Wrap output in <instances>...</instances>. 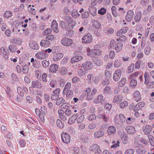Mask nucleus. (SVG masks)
Masks as SVG:
<instances>
[{
  "label": "nucleus",
  "instance_id": "obj_1",
  "mask_svg": "<svg viewBox=\"0 0 154 154\" xmlns=\"http://www.w3.org/2000/svg\"><path fill=\"white\" fill-rule=\"evenodd\" d=\"M82 42L83 43H88L91 42L92 40L91 35L89 33L85 34L82 38Z\"/></svg>",
  "mask_w": 154,
  "mask_h": 154
},
{
  "label": "nucleus",
  "instance_id": "obj_2",
  "mask_svg": "<svg viewBox=\"0 0 154 154\" xmlns=\"http://www.w3.org/2000/svg\"><path fill=\"white\" fill-rule=\"evenodd\" d=\"M92 2H91V9L89 11L90 14L93 16L96 15V8L95 6L96 5V0H91Z\"/></svg>",
  "mask_w": 154,
  "mask_h": 154
},
{
  "label": "nucleus",
  "instance_id": "obj_3",
  "mask_svg": "<svg viewBox=\"0 0 154 154\" xmlns=\"http://www.w3.org/2000/svg\"><path fill=\"white\" fill-rule=\"evenodd\" d=\"M61 42L63 45L66 46L71 45L73 43L72 40L71 39L66 37L62 39Z\"/></svg>",
  "mask_w": 154,
  "mask_h": 154
},
{
  "label": "nucleus",
  "instance_id": "obj_4",
  "mask_svg": "<svg viewBox=\"0 0 154 154\" xmlns=\"http://www.w3.org/2000/svg\"><path fill=\"white\" fill-rule=\"evenodd\" d=\"M61 138L62 141L66 143H69L70 141V136L66 133H63L62 134Z\"/></svg>",
  "mask_w": 154,
  "mask_h": 154
},
{
  "label": "nucleus",
  "instance_id": "obj_5",
  "mask_svg": "<svg viewBox=\"0 0 154 154\" xmlns=\"http://www.w3.org/2000/svg\"><path fill=\"white\" fill-rule=\"evenodd\" d=\"M48 56V54L45 53L44 51L38 52L35 55V57L37 59L40 60L44 59L47 57Z\"/></svg>",
  "mask_w": 154,
  "mask_h": 154
},
{
  "label": "nucleus",
  "instance_id": "obj_6",
  "mask_svg": "<svg viewBox=\"0 0 154 154\" xmlns=\"http://www.w3.org/2000/svg\"><path fill=\"white\" fill-rule=\"evenodd\" d=\"M32 88L38 89H41L42 87L41 80H37L36 81H32Z\"/></svg>",
  "mask_w": 154,
  "mask_h": 154
},
{
  "label": "nucleus",
  "instance_id": "obj_7",
  "mask_svg": "<svg viewBox=\"0 0 154 154\" xmlns=\"http://www.w3.org/2000/svg\"><path fill=\"white\" fill-rule=\"evenodd\" d=\"M8 48L10 52L17 55L20 53V51L17 48V47L14 45H11L8 47Z\"/></svg>",
  "mask_w": 154,
  "mask_h": 154
},
{
  "label": "nucleus",
  "instance_id": "obj_8",
  "mask_svg": "<svg viewBox=\"0 0 154 154\" xmlns=\"http://www.w3.org/2000/svg\"><path fill=\"white\" fill-rule=\"evenodd\" d=\"M83 68L86 71L91 69L93 67V63L90 61H86L82 64Z\"/></svg>",
  "mask_w": 154,
  "mask_h": 154
},
{
  "label": "nucleus",
  "instance_id": "obj_9",
  "mask_svg": "<svg viewBox=\"0 0 154 154\" xmlns=\"http://www.w3.org/2000/svg\"><path fill=\"white\" fill-rule=\"evenodd\" d=\"M121 75V71L120 69L116 70L114 74L113 78L115 81H118Z\"/></svg>",
  "mask_w": 154,
  "mask_h": 154
},
{
  "label": "nucleus",
  "instance_id": "obj_10",
  "mask_svg": "<svg viewBox=\"0 0 154 154\" xmlns=\"http://www.w3.org/2000/svg\"><path fill=\"white\" fill-rule=\"evenodd\" d=\"M134 14V12L131 10H129L127 13L126 17L125 19L128 22H129L133 18Z\"/></svg>",
  "mask_w": 154,
  "mask_h": 154
},
{
  "label": "nucleus",
  "instance_id": "obj_11",
  "mask_svg": "<svg viewBox=\"0 0 154 154\" xmlns=\"http://www.w3.org/2000/svg\"><path fill=\"white\" fill-rule=\"evenodd\" d=\"M134 99L136 102L140 101L141 99L140 94L139 91H135L133 94Z\"/></svg>",
  "mask_w": 154,
  "mask_h": 154
},
{
  "label": "nucleus",
  "instance_id": "obj_12",
  "mask_svg": "<svg viewBox=\"0 0 154 154\" xmlns=\"http://www.w3.org/2000/svg\"><path fill=\"white\" fill-rule=\"evenodd\" d=\"M152 130V127L150 125H146L143 128V131L144 133L146 135L149 134Z\"/></svg>",
  "mask_w": 154,
  "mask_h": 154
},
{
  "label": "nucleus",
  "instance_id": "obj_13",
  "mask_svg": "<svg viewBox=\"0 0 154 154\" xmlns=\"http://www.w3.org/2000/svg\"><path fill=\"white\" fill-rule=\"evenodd\" d=\"M29 46L31 48L34 50H37L39 48V46L37 42L34 41H30L29 43Z\"/></svg>",
  "mask_w": 154,
  "mask_h": 154
},
{
  "label": "nucleus",
  "instance_id": "obj_14",
  "mask_svg": "<svg viewBox=\"0 0 154 154\" xmlns=\"http://www.w3.org/2000/svg\"><path fill=\"white\" fill-rule=\"evenodd\" d=\"M145 103L143 102L138 103L134 107L133 110L134 112L141 109L144 106Z\"/></svg>",
  "mask_w": 154,
  "mask_h": 154
},
{
  "label": "nucleus",
  "instance_id": "obj_15",
  "mask_svg": "<svg viewBox=\"0 0 154 154\" xmlns=\"http://www.w3.org/2000/svg\"><path fill=\"white\" fill-rule=\"evenodd\" d=\"M87 55L88 56H91L92 58V60L93 61L95 60L96 57V51L95 49H92L91 51H90L89 52L88 51Z\"/></svg>",
  "mask_w": 154,
  "mask_h": 154
},
{
  "label": "nucleus",
  "instance_id": "obj_16",
  "mask_svg": "<svg viewBox=\"0 0 154 154\" xmlns=\"http://www.w3.org/2000/svg\"><path fill=\"white\" fill-rule=\"evenodd\" d=\"M63 54L62 53H59L54 55L53 60L54 61H57L60 60L63 57Z\"/></svg>",
  "mask_w": 154,
  "mask_h": 154
},
{
  "label": "nucleus",
  "instance_id": "obj_17",
  "mask_svg": "<svg viewBox=\"0 0 154 154\" xmlns=\"http://www.w3.org/2000/svg\"><path fill=\"white\" fill-rule=\"evenodd\" d=\"M51 28L53 29L54 32L57 33L58 32V24L55 20H53L52 21L51 24Z\"/></svg>",
  "mask_w": 154,
  "mask_h": 154
},
{
  "label": "nucleus",
  "instance_id": "obj_18",
  "mask_svg": "<svg viewBox=\"0 0 154 154\" xmlns=\"http://www.w3.org/2000/svg\"><path fill=\"white\" fill-rule=\"evenodd\" d=\"M125 130L128 134H132L135 132V129L134 127L131 126H128L125 128Z\"/></svg>",
  "mask_w": 154,
  "mask_h": 154
},
{
  "label": "nucleus",
  "instance_id": "obj_19",
  "mask_svg": "<svg viewBox=\"0 0 154 154\" xmlns=\"http://www.w3.org/2000/svg\"><path fill=\"white\" fill-rule=\"evenodd\" d=\"M0 51L3 57L5 60H7L8 58V55L6 50H5V48L3 47H1L0 49Z\"/></svg>",
  "mask_w": 154,
  "mask_h": 154
},
{
  "label": "nucleus",
  "instance_id": "obj_20",
  "mask_svg": "<svg viewBox=\"0 0 154 154\" xmlns=\"http://www.w3.org/2000/svg\"><path fill=\"white\" fill-rule=\"evenodd\" d=\"M102 105H104L105 103V102L104 100L103 96L102 94H100L97 97V103H99Z\"/></svg>",
  "mask_w": 154,
  "mask_h": 154
},
{
  "label": "nucleus",
  "instance_id": "obj_21",
  "mask_svg": "<svg viewBox=\"0 0 154 154\" xmlns=\"http://www.w3.org/2000/svg\"><path fill=\"white\" fill-rule=\"evenodd\" d=\"M80 139L82 142L87 143L88 140V136L86 133H84L80 135Z\"/></svg>",
  "mask_w": 154,
  "mask_h": 154
},
{
  "label": "nucleus",
  "instance_id": "obj_22",
  "mask_svg": "<svg viewBox=\"0 0 154 154\" xmlns=\"http://www.w3.org/2000/svg\"><path fill=\"white\" fill-rule=\"evenodd\" d=\"M83 57L82 56H76L73 57L71 60V63L73 64V63L77 62L82 60Z\"/></svg>",
  "mask_w": 154,
  "mask_h": 154
},
{
  "label": "nucleus",
  "instance_id": "obj_23",
  "mask_svg": "<svg viewBox=\"0 0 154 154\" xmlns=\"http://www.w3.org/2000/svg\"><path fill=\"white\" fill-rule=\"evenodd\" d=\"M78 117V115L77 114H76L71 116L70 118L68 120V124H73L77 119Z\"/></svg>",
  "mask_w": 154,
  "mask_h": 154
},
{
  "label": "nucleus",
  "instance_id": "obj_24",
  "mask_svg": "<svg viewBox=\"0 0 154 154\" xmlns=\"http://www.w3.org/2000/svg\"><path fill=\"white\" fill-rule=\"evenodd\" d=\"M76 22L75 20H73L70 23L67 24L68 31L72 30L76 24Z\"/></svg>",
  "mask_w": 154,
  "mask_h": 154
},
{
  "label": "nucleus",
  "instance_id": "obj_25",
  "mask_svg": "<svg viewBox=\"0 0 154 154\" xmlns=\"http://www.w3.org/2000/svg\"><path fill=\"white\" fill-rule=\"evenodd\" d=\"M40 45L42 47H46L51 45L50 41L46 39L42 40L40 43Z\"/></svg>",
  "mask_w": 154,
  "mask_h": 154
},
{
  "label": "nucleus",
  "instance_id": "obj_26",
  "mask_svg": "<svg viewBox=\"0 0 154 154\" xmlns=\"http://www.w3.org/2000/svg\"><path fill=\"white\" fill-rule=\"evenodd\" d=\"M138 154H145L146 151L144 148L141 146H139L136 150Z\"/></svg>",
  "mask_w": 154,
  "mask_h": 154
},
{
  "label": "nucleus",
  "instance_id": "obj_27",
  "mask_svg": "<svg viewBox=\"0 0 154 154\" xmlns=\"http://www.w3.org/2000/svg\"><path fill=\"white\" fill-rule=\"evenodd\" d=\"M142 12L140 11L137 13L134 17L135 22H138L140 21L142 17Z\"/></svg>",
  "mask_w": 154,
  "mask_h": 154
},
{
  "label": "nucleus",
  "instance_id": "obj_28",
  "mask_svg": "<svg viewBox=\"0 0 154 154\" xmlns=\"http://www.w3.org/2000/svg\"><path fill=\"white\" fill-rule=\"evenodd\" d=\"M58 67V66L57 65L55 64H53L50 66L49 70L53 72H55L57 70Z\"/></svg>",
  "mask_w": 154,
  "mask_h": 154
},
{
  "label": "nucleus",
  "instance_id": "obj_29",
  "mask_svg": "<svg viewBox=\"0 0 154 154\" xmlns=\"http://www.w3.org/2000/svg\"><path fill=\"white\" fill-rule=\"evenodd\" d=\"M60 26L62 29L65 30L66 31H68V26L66 23L63 20H60Z\"/></svg>",
  "mask_w": 154,
  "mask_h": 154
},
{
  "label": "nucleus",
  "instance_id": "obj_30",
  "mask_svg": "<svg viewBox=\"0 0 154 154\" xmlns=\"http://www.w3.org/2000/svg\"><path fill=\"white\" fill-rule=\"evenodd\" d=\"M71 84L69 82L67 83L65 85V87L63 90V95H64V94H65V92L68 91H69L70 90L71 87Z\"/></svg>",
  "mask_w": 154,
  "mask_h": 154
},
{
  "label": "nucleus",
  "instance_id": "obj_31",
  "mask_svg": "<svg viewBox=\"0 0 154 154\" xmlns=\"http://www.w3.org/2000/svg\"><path fill=\"white\" fill-rule=\"evenodd\" d=\"M123 44L121 42H119L116 45L115 49L117 52H119L122 49Z\"/></svg>",
  "mask_w": 154,
  "mask_h": 154
},
{
  "label": "nucleus",
  "instance_id": "obj_32",
  "mask_svg": "<svg viewBox=\"0 0 154 154\" xmlns=\"http://www.w3.org/2000/svg\"><path fill=\"white\" fill-rule=\"evenodd\" d=\"M22 72L24 74L27 73L29 71V66L28 65L26 64L23 63L22 65Z\"/></svg>",
  "mask_w": 154,
  "mask_h": 154
},
{
  "label": "nucleus",
  "instance_id": "obj_33",
  "mask_svg": "<svg viewBox=\"0 0 154 154\" xmlns=\"http://www.w3.org/2000/svg\"><path fill=\"white\" fill-rule=\"evenodd\" d=\"M122 97L120 95L116 96L113 98V101L114 103H119L122 100Z\"/></svg>",
  "mask_w": 154,
  "mask_h": 154
},
{
  "label": "nucleus",
  "instance_id": "obj_34",
  "mask_svg": "<svg viewBox=\"0 0 154 154\" xmlns=\"http://www.w3.org/2000/svg\"><path fill=\"white\" fill-rule=\"evenodd\" d=\"M65 93L64 95H66V97L68 99H70L73 97V93L72 90L65 92Z\"/></svg>",
  "mask_w": 154,
  "mask_h": 154
},
{
  "label": "nucleus",
  "instance_id": "obj_35",
  "mask_svg": "<svg viewBox=\"0 0 154 154\" xmlns=\"http://www.w3.org/2000/svg\"><path fill=\"white\" fill-rule=\"evenodd\" d=\"M104 126L102 125L100 127L101 130L98 131L97 132V138H99L103 136L104 135V132L103 130H101L102 128H103Z\"/></svg>",
  "mask_w": 154,
  "mask_h": 154
},
{
  "label": "nucleus",
  "instance_id": "obj_36",
  "mask_svg": "<svg viewBox=\"0 0 154 154\" xmlns=\"http://www.w3.org/2000/svg\"><path fill=\"white\" fill-rule=\"evenodd\" d=\"M12 42L14 44L20 45L22 42V39L20 38L15 37L12 40Z\"/></svg>",
  "mask_w": 154,
  "mask_h": 154
},
{
  "label": "nucleus",
  "instance_id": "obj_37",
  "mask_svg": "<svg viewBox=\"0 0 154 154\" xmlns=\"http://www.w3.org/2000/svg\"><path fill=\"white\" fill-rule=\"evenodd\" d=\"M150 74L148 72H146L144 74V76L145 78V82L144 83H146V82H149L150 81L149 77Z\"/></svg>",
  "mask_w": 154,
  "mask_h": 154
},
{
  "label": "nucleus",
  "instance_id": "obj_38",
  "mask_svg": "<svg viewBox=\"0 0 154 154\" xmlns=\"http://www.w3.org/2000/svg\"><path fill=\"white\" fill-rule=\"evenodd\" d=\"M126 82V79L125 78H122L118 82V85L120 87H123Z\"/></svg>",
  "mask_w": 154,
  "mask_h": 154
},
{
  "label": "nucleus",
  "instance_id": "obj_39",
  "mask_svg": "<svg viewBox=\"0 0 154 154\" xmlns=\"http://www.w3.org/2000/svg\"><path fill=\"white\" fill-rule=\"evenodd\" d=\"M146 85L147 88H154V82L151 81L149 82H146L145 83Z\"/></svg>",
  "mask_w": 154,
  "mask_h": 154
},
{
  "label": "nucleus",
  "instance_id": "obj_40",
  "mask_svg": "<svg viewBox=\"0 0 154 154\" xmlns=\"http://www.w3.org/2000/svg\"><path fill=\"white\" fill-rule=\"evenodd\" d=\"M72 17L75 18H77L79 17L80 15L78 11L73 10L71 13Z\"/></svg>",
  "mask_w": 154,
  "mask_h": 154
},
{
  "label": "nucleus",
  "instance_id": "obj_41",
  "mask_svg": "<svg viewBox=\"0 0 154 154\" xmlns=\"http://www.w3.org/2000/svg\"><path fill=\"white\" fill-rule=\"evenodd\" d=\"M98 118L100 119H103L105 122L106 123L108 121V118L106 117L105 115L104 114H99L98 116Z\"/></svg>",
  "mask_w": 154,
  "mask_h": 154
},
{
  "label": "nucleus",
  "instance_id": "obj_42",
  "mask_svg": "<svg viewBox=\"0 0 154 154\" xmlns=\"http://www.w3.org/2000/svg\"><path fill=\"white\" fill-rule=\"evenodd\" d=\"M56 123L57 126L60 128H62L63 127L64 123L60 120L57 119Z\"/></svg>",
  "mask_w": 154,
  "mask_h": 154
},
{
  "label": "nucleus",
  "instance_id": "obj_43",
  "mask_svg": "<svg viewBox=\"0 0 154 154\" xmlns=\"http://www.w3.org/2000/svg\"><path fill=\"white\" fill-rule=\"evenodd\" d=\"M65 101V100L63 98L60 97L57 100L56 103V105H59L61 104H63Z\"/></svg>",
  "mask_w": 154,
  "mask_h": 154
},
{
  "label": "nucleus",
  "instance_id": "obj_44",
  "mask_svg": "<svg viewBox=\"0 0 154 154\" xmlns=\"http://www.w3.org/2000/svg\"><path fill=\"white\" fill-rule=\"evenodd\" d=\"M119 121L122 124H123L125 122L126 118L124 115L122 114H120L119 115Z\"/></svg>",
  "mask_w": 154,
  "mask_h": 154
},
{
  "label": "nucleus",
  "instance_id": "obj_45",
  "mask_svg": "<svg viewBox=\"0 0 154 154\" xmlns=\"http://www.w3.org/2000/svg\"><path fill=\"white\" fill-rule=\"evenodd\" d=\"M12 15V13L9 11H6L3 15L4 17L7 18H8L10 17H11Z\"/></svg>",
  "mask_w": 154,
  "mask_h": 154
},
{
  "label": "nucleus",
  "instance_id": "obj_46",
  "mask_svg": "<svg viewBox=\"0 0 154 154\" xmlns=\"http://www.w3.org/2000/svg\"><path fill=\"white\" fill-rule=\"evenodd\" d=\"M134 63H132L131 65L129 66L128 68L127 71L128 73H131L133 72L134 69Z\"/></svg>",
  "mask_w": 154,
  "mask_h": 154
},
{
  "label": "nucleus",
  "instance_id": "obj_47",
  "mask_svg": "<svg viewBox=\"0 0 154 154\" xmlns=\"http://www.w3.org/2000/svg\"><path fill=\"white\" fill-rule=\"evenodd\" d=\"M137 84V81L136 78L132 79L130 82V84L132 86H136Z\"/></svg>",
  "mask_w": 154,
  "mask_h": 154
},
{
  "label": "nucleus",
  "instance_id": "obj_48",
  "mask_svg": "<svg viewBox=\"0 0 154 154\" xmlns=\"http://www.w3.org/2000/svg\"><path fill=\"white\" fill-rule=\"evenodd\" d=\"M128 105V103L127 101H124L121 103L119 104V106L122 109L125 108Z\"/></svg>",
  "mask_w": 154,
  "mask_h": 154
},
{
  "label": "nucleus",
  "instance_id": "obj_49",
  "mask_svg": "<svg viewBox=\"0 0 154 154\" xmlns=\"http://www.w3.org/2000/svg\"><path fill=\"white\" fill-rule=\"evenodd\" d=\"M63 19L64 20L67 22V24L69 23H70L73 20L71 17L69 16L64 17Z\"/></svg>",
  "mask_w": 154,
  "mask_h": 154
},
{
  "label": "nucleus",
  "instance_id": "obj_50",
  "mask_svg": "<svg viewBox=\"0 0 154 154\" xmlns=\"http://www.w3.org/2000/svg\"><path fill=\"white\" fill-rule=\"evenodd\" d=\"M17 92L19 95H21L22 96L24 95L23 89L20 87L18 86L17 88Z\"/></svg>",
  "mask_w": 154,
  "mask_h": 154
},
{
  "label": "nucleus",
  "instance_id": "obj_51",
  "mask_svg": "<svg viewBox=\"0 0 154 154\" xmlns=\"http://www.w3.org/2000/svg\"><path fill=\"white\" fill-rule=\"evenodd\" d=\"M148 137L151 145L154 146V137L151 135H148Z\"/></svg>",
  "mask_w": 154,
  "mask_h": 154
},
{
  "label": "nucleus",
  "instance_id": "obj_52",
  "mask_svg": "<svg viewBox=\"0 0 154 154\" xmlns=\"http://www.w3.org/2000/svg\"><path fill=\"white\" fill-rule=\"evenodd\" d=\"M106 9L102 8L98 10V13L101 15H103L106 13Z\"/></svg>",
  "mask_w": 154,
  "mask_h": 154
},
{
  "label": "nucleus",
  "instance_id": "obj_53",
  "mask_svg": "<svg viewBox=\"0 0 154 154\" xmlns=\"http://www.w3.org/2000/svg\"><path fill=\"white\" fill-rule=\"evenodd\" d=\"M57 83L56 80H51L49 83L50 87L54 88L57 85Z\"/></svg>",
  "mask_w": 154,
  "mask_h": 154
},
{
  "label": "nucleus",
  "instance_id": "obj_54",
  "mask_svg": "<svg viewBox=\"0 0 154 154\" xmlns=\"http://www.w3.org/2000/svg\"><path fill=\"white\" fill-rule=\"evenodd\" d=\"M134 150L132 149H130L126 150L124 154H133Z\"/></svg>",
  "mask_w": 154,
  "mask_h": 154
},
{
  "label": "nucleus",
  "instance_id": "obj_55",
  "mask_svg": "<svg viewBox=\"0 0 154 154\" xmlns=\"http://www.w3.org/2000/svg\"><path fill=\"white\" fill-rule=\"evenodd\" d=\"M108 129L112 134H114L116 131V128L114 126H110L108 128Z\"/></svg>",
  "mask_w": 154,
  "mask_h": 154
},
{
  "label": "nucleus",
  "instance_id": "obj_56",
  "mask_svg": "<svg viewBox=\"0 0 154 154\" xmlns=\"http://www.w3.org/2000/svg\"><path fill=\"white\" fill-rule=\"evenodd\" d=\"M151 50V48L149 47H146L145 49V53L146 55H149L150 54V51Z\"/></svg>",
  "mask_w": 154,
  "mask_h": 154
},
{
  "label": "nucleus",
  "instance_id": "obj_57",
  "mask_svg": "<svg viewBox=\"0 0 154 154\" xmlns=\"http://www.w3.org/2000/svg\"><path fill=\"white\" fill-rule=\"evenodd\" d=\"M101 83L103 86L108 85L109 84V81L108 80L105 79H103L101 82Z\"/></svg>",
  "mask_w": 154,
  "mask_h": 154
},
{
  "label": "nucleus",
  "instance_id": "obj_58",
  "mask_svg": "<svg viewBox=\"0 0 154 154\" xmlns=\"http://www.w3.org/2000/svg\"><path fill=\"white\" fill-rule=\"evenodd\" d=\"M112 106V104L107 103L105 104L104 106V108L108 110H109L111 108Z\"/></svg>",
  "mask_w": 154,
  "mask_h": 154
},
{
  "label": "nucleus",
  "instance_id": "obj_59",
  "mask_svg": "<svg viewBox=\"0 0 154 154\" xmlns=\"http://www.w3.org/2000/svg\"><path fill=\"white\" fill-rule=\"evenodd\" d=\"M42 64L44 67H46L49 66V61L44 60L42 61Z\"/></svg>",
  "mask_w": 154,
  "mask_h": 154
},
{
  "label": "nucleus",
  "instance_id": "obj_60",
  "mask_svg": "<svg viewBox=\"0 0 154 154\" xmlns=\"http://www.w3.org/2000/svg\"><path fill=\"white\" fill-rule=\"evenodd\" d=\"M46 39L48 41L51 42L52 40H53L54 38V36L53 35H50L45 37Z\"/></svg>",
  "mask_w": 154,
  "mask_h": 154
},
{
  "label": "nucleus",
  "instance_id": "obj_61",
  "mask_svg": "<svg viewBox=\"0 0 154 154\" xmlns=\"http://www.w3.org/2000/svg\"><path fill=\"white\" fill-rule=\"evenodd\" d=\"M96 118V116L94 114L91 115L88 118V119L90 121H92L93 120H95Z\"/></svg>",
  "mask_w": 154,
  "mask_h": 154
},
{
  "label": "nucleus",
  "instance_id": "obj_62",
  "mask_svg": "<svg viewBox=\"0 0 154 154\" xmlns=\"http://www.w3.org/2000/svg\"><path fill=\"white\" fill-rule=\"evenodd\" d=\"M33 66L36 68H38L39 67V63L37 60H35V61L32 63Z\"/></svg>",
  "mask_w": 154,
  "mask_h": 154
},
{
  "label": "nucleus",
  "instance_id": "obj_63",
  "mask_svg": "<svg viewBox=\"0 0 154 154\" xmlns=\"http://www.w3.org/2000/svg\"><path fill=\"white\" fill-rule=\"evenodd\" d=\"M109 57L111 59H113L115 56V53L113 51H111L109 52Z\"/></svg>",
  "mask_w": 154,
  "mask_h": 154
},
{
  "label": "nucleus",
  "instance_id": "obj_64",
  "mask_svg": "<svg viewBox=\"0 0 154 154\" xmlns=\"http://www.w3.org/2000/svg\"><path fill=\"white\" fill-rule=\"evenodd\" d=\"M6 93L8 97L10 98V99L12 100H14V98L12 96V94L10 92H8L7 91H6Z\"/></svg>",
  "mask_w": 154,
  "mask_h": 154
}]
</instances>
